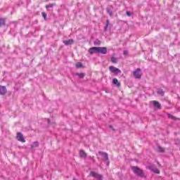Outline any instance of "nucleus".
Segmentation results:
<instances>
[{"mask_svg": "<svg viewBox=\"0 0 180 180\" xmlns=\"http://www.w3.org/2000/svg\"><path fill=\"white\" fill-rule=\"evenodd\" d=\"M158 95H161V96H164V91L162 90H158Z\"/></svg>", "mask_w": 180, "mask_h": 180, "instance_id": "nucleus-27", "label": "nucleus"}, {"mask_svg": "<svg viewBox=\"0 0 180 180\" xmlns=\"http://www.w3.org/2000/svg\"><path fill=\"white\" fill-rule=\"evenodd\" d=\"M153 106L157 109H161V104L157 101H153Z\"/></svg>", "mask_w": 180, "mask_h": 180, "instance_id": "nucleus-12", "label": "nucleus"}, {"mask_svg": "<svg viewBox=\"0 0 180 180\" xmlns=\"http://www.w3.org/2000/svg\"><path fill=\"white\" fill-rule=\"evenodd\" d=\"M109 70L111 72H114L115 75H117V74H120V72H122V71L120 70L119 68H115L114 66H110Z\"/></svg>", "mask_w": 180, "mask_h": 180, "instance_id": "nucleus-6", "label": "nucleus"}, {"mask_svg": "<svg viewBox=\"0 0 180 180\" xmlns=\"http://www.w3.org/2000/svg\"><path fill=\"white\" fill-rule=\"evenodd\" d=\"M63 43L65 46H70L71 44H74V39L63 41Z\"/></svg>", "mask_w": 180, "mask_h": 180, "instance_id": "nucleus-14", "label": "nucleus"}, {"mask_svg": "<svg viewBox=\"0 0 180 180\" xmlns=\"http://www.w3.org/2000/svg\"><path fill=\"white\" fill-rule=\"evenodd\" d=\"M109 127H110V129H112V125H110Z\"/></svg>", "mask_w": 180, "mask_h": 180, "instance_id": "nucleus-30", "label": "nucleus"}, {"mask_svg": "<svg viewBox=\"0 0 180 180\" xmlns=\"http://www.w3.org/2000/svg\"><path fill=\"white\" fill-rule=\"evenodd\" d=\"M79 155L82 158H85L86 157V153H85L84 150H80Z\"/></svg>", "mask_w": 180, "mask_h": 180, "instance_id": "nucleus-16", "label": "nucleus"}, {"mask_svg": "<svg viewBox=\"0 0 180 180\" xmlns=\"http://www.w3.org/2000/svg\"><path fill=\"white\" fill-rule=\"evenodd\" d=\"M167 117H169V119H172V120H176V118L171 114H167Z\"/></svg>", "mask_w": 180, "mask_h": 180, "instance_id": "nucleus-24", "label": "nucleus"}, {"mask_svg": "<svg viewBox=\"0 0 180 180\" xmlns=\"http://www.w3.org/2000/svg\"><path fill=\"white\" fill-rule=\"evenodd\" d=\"M53 6H56V4H50L46 6V9H49V8H53Z\"/></svg>", "mask_w": 180, "mask_h": 180, "instance_id": "nucleus-23", "label": "nucleus"}, {"mask_svg": "<svg viewBox=\"0 0 180 180\" xmlns=\"http://www.w3.org/2000/svg\"><path fill=\"white\" fill-rule=\"evenodd\" d=\"M113 6L112 5H110V6H108L107 8H106V12L107 13L109 14L110 16H113Z\"/></svg>", "mask_w": 180, "mask_h": 180, "instance_id": "nucleus-9", "label": "nucleus"}, {"mask_svg": "<svg viewBox=\"0 0 180 180\" xmlns=\"http://www.w3.org/2000/svg\"><path fill=\"white\" fill-rule=\"evenodd\" d=\"M99 47L94 46L89 49V54H98V53Z\"/></svg>", "mask_w": 180, "mask_h": 180, "instance_id": "nucleus-7", "label": "nucleus"}, {"mask_svg": "<svg viewBox=\"0 0 180 180\" xmlns=\"http://www.w3.org/2000/svg\"><path fill=\"white\" fill-rule=\"evenodd\" d=\"M123 54H124V56H127V54H129V51H124Z\"/></svg>", "mask_w": 180, "mask_h": 180, "instance_id": "nucleus-28", "label": "nucleus"}, {"mask_svg": "<svg viewBox=\"0 0 180 180\" xmlns=\"http://www.w3.org/2000/svg\"><path fill=\"white\" fill-rule=\"evenodd\" d=\"M112 84H114V85H116L117 86H118V88L120 86V82H119V80H117V79H116V78L112 79Z\"/></svg>", "mask_w": 180, "mask_h": 180, "instance_id": "nucleus-15", "label": "nucleus"}, {"mask_svg": "<svg viewBox=\"0 0 180 180\" xmlns=\"http://www.w3.org/2000/svg\"><path fill=\"white\" fill-rule=\"evenodd\" d=\"M131 170L136 174V175H138V176L144 178V171H143V169H140L139 167L133 166L131 167Z\"/></svg>", "mask_w": 180, "mask_h": 180, "instance_id": "nucleus-1", "label": "nucleus"}, {"mask_svg": "<svg viewBox=\"0 0 180 180\" xmlns=\"http://www.w3.org/2000/svg\"><path fill=\"white\" fill-rule=\"evenodd\" d=\"M133 75L134 78H136V79H140V78H141V75H143L141 69L137 68L135 71H134Z\"/></svg>", "mask_w": 180, "mask_h": 180, "instance_id": "nucleus-2", "label": "nucleus"}, {"mask_svg": "<svg viewBox=\"0 0 180 180\" xmlns=\"http://www.w3.org/2000/svg\"><path fill=\"white\" fill-rule=\"evenodd\" d=\"M7 92L6 86L0 85V95H6Z\"/></svg>", "mask_w": 180, "mask_h": 180, "instance_id": "nucleus-11", "label": "nucleus"}, {"mask_svg": "<svg viewBox=\"0 0 180 180\" xmlns=\"http://www.w3.org/2000/svg\"><path fill=\"white\" fill-rule=\"evenodd\" d=\"M6 18H0V27L6 26Z\"/></svg>", "mask_w": 180, "mask_h": 180, "instance_id": "nucleus-13", "label": "nucleus"}, {"mask_svg": "<svg viewBox=\"0 0 180 180\" xmlns=\"http://www.w3.org/2000/svg\"><path fill=\"white\" fill-rule=\"evenodd\" d=\"M109 24H110L109 20H106V25L104 27V32H106L108 30V27H109Z\"/></svg>", "mask_w": 180, "mask_h": 180, "instance_id": "nucleus-19", "label": "nucleus"}, {"mask_svg": "<svg viewBox=\"0 0 180 180\" xmlns=\"http://www.w3.org/2000/svg\"><path fill=\"white\" fill-rule=\"evenodd\" d=\"M111 62L113 64H116L117 63V58H115V57H111Z\"/></svg>", "mask_w": 180, "mask_h": 180, "instance_id": "nucleus-21", "label": "nucleus"}, {"mask_svg": "<svg viewBox=\"0 0 180 180\" xmlns=\"http://www.w3.org/2000/svg\"><path fill=\"white\" fill-rule=\"evenodd\" d=\"M76 68H82V64L81 62H78L76 63Z\"/></svg>", "mask_w": 180, "mask_h": 180, "instance_id": "nucleus-25", "label": "nucleus"}, {"mask_svg": "<svg viewBox=\"0 0 180 180\" xmlns=\"http://www.w3.org/2000/svg\"><path fill=\"white\" fill-rule=\"evenodd\" d=\"M16 139L18 141H20L21 143H26V140H25V137H23V134H22V132H18Z\"/></svg>", "mask_w": 180, "mask_h": 180, "instance_id": "nucleus-4", "label": "nucleus"}, {"mask_svg": "<svg viewBox=\"0 0 180 180\" xmlns=\"http://www.w3.org/2000/svg\"><path fill=\"white\" fill-rule=\"evenodd\" d=\"M158 151L159 153H164L165 151V149H164V148L161 147V146H158Z\"/></svg>", "mask_w": 180, "mask_h": 180, "instance_id": "nucleus-20", "label": "nucleus"}, {"mask_svg": "<svg viewBox=\"0 0 180 180\" xmlns=\"http://www.w3.org/2000/svg\"><path fill=\"white\" fill-rule=\"evenodd\" d=\"M98 54H108V48H106V47H98Z\"/></svg>", "mask_w": 180, "mask_h": 180, "instance_id": "nucleus-10", "label": "nucleus"}, {"mask_svg": "<svg viewBox=\"0 0 180 180\" xmlns=\"http://www.w3.org/2000/svg\"><path fill=\"white\" fill-rule=\"evenodd\" d=\"M41 15L44 17V20H47V14L46 13L42 12Z\"/></svg>", "mask_w": 180, "mask_h": 180, "instance_id": "nucleus-26", "label": "nucleus"}, {"mask_svg": "<svg viewBox=\"0 0 180 180\" xmlns=\"http://www.w3.org/2000/svg\"><path fill=\"white\" fill-rule=\"evenodd\" d=\"M101 44H102V42L99 39L94 41V46H101Z\"/></svg>", "mask_w": 180, "mask_h": 180, "instance_id": "nucleus-18", "label": "nucleus"}, {"mask_svg": "<svg viewBox=\"0 0 180 180\" xmlns=\"http://www.w3.org/2000/svg\"><path fill=\"white\" fill-rule=\"evenodd\" d=\"M76 75H77V77H79V78H84V77H85V74L84 73H76Z\"/></svg>", "mask_w": 180, "mask_h": 180, "instance_id": "nucleus-22", "label": "nucleus"}, {"mask_svg": "<svg viewBox=\"0 0 180 180\" xmlns=\"http://www.w3.org/2000/svg\"><path fill=\"white\" fill-rule=\"evenodd\" d=\"M99 154L100 155H102V157L104 158V161H106L107 165H109V155H108V153L105 152H99Z\"/></svg>", "mask_w": 180, "mask_h": 180, "instance_id": "nucleus-5", "label": "nucleus"}, {"mask_svg": "<svg viewBox=\"0 0 180 180\" xmlns=\"http://www.w3.org/2000/svg\"><path fill=\"white\" fill-rule=\"evenodd\" d=\"M126 13L127 16H131V13H130L129 11H127Z\"/></svg>", "mask_w": 180, "mask_h": 180, "instance_id": "nucleus-29", "label": "nucleus"}, {"mask_svg": "<svg viewBox=\"0 0 180 180\" xmlns=\"http://www.w3.org/2000/svg\"><path fill=\"white\" fill-rule=\"evenodd\" d=\"M90 175L94 178H96V179H102V178H103V176H102V174H99L95 172H91Z\"/></svg>", "mask_w": 180, "mask_h": 180, "instance_id": "nucleus-8", "label": "nucleus"}, {"mask_svg": "<svg viewBox=\"0 0 180 180\" xmlns=\"http://www.w3.org/2000/svg\"><path fill=\"white\" fill-rule=\"evenodd\" d=\"M146 168L150 169V171L155 172V174H160V170L155 167V165H149Z\"/></svg>", "mask_w": 180, "mask_h": 180, "instance_id": "nucleus-3", "label": "nucleus"}, {"mask_svg": "<svg viewBox=\"0 0 180 180\" xmlns=\"http://www.w3.org/2000/svg\"><path fill=\"white\" fill-rule=\"evenodd\" d=\"M34 147H39V143L37 141H34L32 145H31V150H33Z\"/></svg>", "mask_w": 180, "mask_h": 180, "instance_id": "nucleus-17", "label": "nucleus"}]
</instances>
